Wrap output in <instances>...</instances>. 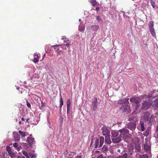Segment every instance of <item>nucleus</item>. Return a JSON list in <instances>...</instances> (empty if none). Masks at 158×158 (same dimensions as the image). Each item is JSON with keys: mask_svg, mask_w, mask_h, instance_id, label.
I'll return each instance as SVG.
<instances>
[{"mask_svg": "<svg viewBox=\"0 0 158 158\" xmlns=\"http://www.w3.org/2000/svg\"><path fill=\"white\" fill-rule=\"evenodd\" d=\"M130 101L131 103L136 104V109H137V108L139 106L138 104L140 103L141 100L140 98L139 97H132L130 98Z\"/></svg>", "mask_w": 158, "mask_h": 158, "instance_id": "nucleus-5", "label": "nucleus"}, {"mask_svg": "<svg viewBox=\"0 0 158 158\" xmlns=\"http://www.w3.org/2000/svg\"><path fill=\"white\" fill-rule=\"evenodd\" d=\"M44 106V105L43 104L42 105V107L43 106Z\"/></svg>", "mask_w": 158, "mask_h": 158, "instance_id": "nucleus-57", "label": "nucleus"}, {"mask_svg": "<svg viewBox=\"0 0 158 158\" xmlns=\"http://www.w3.org/2000/svg\"><path fill=\"white\" fill-rule=\"evenodd\" d=\"M130 154H131V155H132V153H130Z\"/></svg>", "mask_w": 158, "mask_h": 158, "instance_id": "nucleus-56", "label": "nucleus"}, {"mask_svg": "<svg viewBox=\"0 0 158 158\" xmlns=\"http://www.w3.org/2000/svg\"><path fill=\"white\" fill-rule=\"evenodd\" d=\"M45 54L44 55V56H45Z\"/></svg>", "mask_w": 158, "mask_h": 158, "instance_id": "nucleus-59", "label": "nucleus"}, {"mask_svg": "<svg viewBox=\"0 0 158 158\" xmlns=\"http://www.w3.org/2000/svg\"><path fill=\"white\" fill-rule=\"evenodd\" d=\"M21 120L23 121H24L25 120L24 118H21Z\"/></svg>", "mask_w": 158, "mask_h": 158, "instance_id": "nucleus-48", "label": "nucleus"}, {"mask_svg": "<svg viewBox=\"0 0 158 158\" xmlns=\"http://www.w3.org/2000/svg\"><path fill=\"white\" fill-rule=\"evenodd\" d=\"M70 110V107H67V114H69Z\"/></svg>", "mask_w": 158, "mask_h": 158, "instance_id": "nucleus-43", "label": "nucleus"}, {"mask_svg": "<svg viewBox=\"0 0 158 158\" xmlns=\"http://www.w3.org/2000/svg\"><path fill=\"white\" fill-rule=\"evenodd\" d=\"M90 2L92 4L93 6L97 4V2L96 0H91Z\"/></svg>", "mask_w": 158, "mask_h": 158, "instance_id": "nucleus-31", "label": "nucleus"}, {"mask_svg": "<svg viewBox=\"0 0 158 158\" xmlns=\"http://www.w3.org/2000/svg\"><path fill=\"white\" fill-rule=\"evenodd\" d=\"M18 132L21 135L22 138L25 137L28 135V133L27 132H23L21 131H19Z\"/></svg>", "mask_w": 158, "mask_h": 158, "instance_id": "nucleus-13", "label": "nucleus"}, {"mask_svg": "<svg viewBox=\"0 0 158 158\" xmlns=\"http://www.w3.org/2000/svg\"><path fill=\"white\" fill-rule=\"evenodd\" d=\"M99 28V27L98 25H93L91 27V30L94 31H97Z\"/></svg>", "mask_w": 158, "mask_h": 158, "instance_id": "nucleus-15", "label": "nucleus"}, {"mask_svg": "<svg viewBox=\"0 0 158 158\" xmlns=\"http://www.w3.org/2000/svg\"><path fill=\"white\" fill-rule=\"evenodd\" d=\"M95 142L94 143L95 148H101L104 143V138L103 137H100L99 139L97 138L95 139Z\"/></svg>", "mask_w": 158, "mask_h": 158, "instance_id": "nucleus-4", "label": "nucleus"}, {"mask_svg": "<svg viewBox=\"0 0 158 158\" xmlns=\"http://www.w3.org/2000/svg\"><path fill=\"white\" fill-rule=\"evenodd\" d=\"M79 29L80 30V31H83L84 30V29L83 28V27H81V29L80 27L79 28Z\"/></svg>", "mask_w": 158, "mask_h": 158, "instance_id": "nucleus-44", "label": "nucleus"}, {"mask_svg": "<svg viewBox=\"0 0 158 158\" xmlns=\"http://www.w3.org/2000/svg\"><path fill=\"white\" fill-rule=\"evenodd\" d=\"M27 106L29 108L31 106L30 104L28 102V101L27 102Z\"/></svg>", "mask_w": 158, "mask_h": 158, "instance_id": "nucleus-42", "label": "nucleus"}, {"mask_svg": "<svg viewBox=\"0 0 158 158\" xmlns=\"http://www.w3.org/2000/svg\"><path fill=\"white\" fill-rule=\"evenodd\" d=\"M23 154L26 156V158H30V157L29 156L27 152L25 151H23L22 152Z\"/></svg>", "mask_w": 158, "mask_h": 158, "instance_id": "nucleus-29", "label": "nucleus"}, {"mask_svg": "<svg viewBox=\"0 0 158 158\" xmlns=\"http://www.w3.org/2000/svg\"><path fill=\"white\" fill-rule=\"evenodd\" d=\"M62 39L64 40V44L66 45L67 47H69L70 45V41L69 40H66V38L64 37H63Z\"/></svg>", "mask_w": 158, "mask_h": 158, "instance_id": "nucleus-12", "label": "nucleus"}, {"mask_svg": "<svg viewBox=\"0 0 158 158\" xmlns=\"http://www.w3.org/2000/svg\"><path fill=\"white\" fill-rule=\"evenodd\" d=\"M99 9V8L98 7H96V10L97 12L98 11Z\"/></svg>", "mask_w": 158, "mask_h": 158, "instance_id": "nucleus-46", "label": "nucleus"}, {"mask_svg": "<svg viewBox=\"0 0 158 158\" xmlns=\"http://www.w3.org/2000/svg\"><path fill=\"white\" fill-rule=\"evenodd\" d=\"M127 153H125L122 156H118L116 158H127Z\"/></svg>", "mask_w": 158, "mask_h": 158, "instance_id": "nucleus-24", "label": "nucleus"}, {"mask_svg": "<svg viewBox=\"0 0 158 158\" xmlns=\"http://www.w3.org/2000/svg\"><path fill=\"white\" fill-rule=\"evenodd\" d=\"M154 118L152 115H151L150 113L148 112H145L144 114V119L147 121L148 123L150 122L151 118Z\"/></svg>", "mask_w": 158, "mask_h": 158, "instance_id": "nucleus-7", "label": "nucleus"}, {"mask_svg": "<svg viewBox=\"0 0 158 158\" xmlns=\"http://www.w3.org/2000/svg\"><path fill=\"white\" fill-rule=\"evenodd\" d=\"M97 108V104H95L94 105V107L92 108V110L93 111H95Z\"/></svg>", "mask_w": 158, "mask_h": 158, "instance_id": "nucleus-38", "label": "nucleus"}, {"mask_svg": "<svg viewBox=\"0 0 158 158\" xmlns=\"http://www.w3.org/2000/svg\"><path fill=\"white\" fill-rule=\"evenodd\" d=\"M157 158H158V157H157Z\"/></svg>", "mask_w": 158, "mask_h": 158, "instance_id": "nucleus-60", "label": "nucleus"}, {"mask_svg": "<svg viewBox=\"0 0 158 158\" xmlns=\"http://www.w3.org/2000/svg\"><path fill=\"white\" fill-rule=\"evenodd\" d=\"M108 150V147L105 145H104L103 147L102 148V151L103 152H106Z\"/></svg>", "mask_w": 158, "mask_h": 158, "instance_id": "nucleus-26", "label": "nucleus"}, {"mask_svg": "<svg viewBox=\"0 0 158 158\" xmlns=\"http://www.w3.org/2000/svg\"><path fill=\"white\" fill-rule=\"evenodd\" d=\"M33 56L34 60L33 61L35 63H36L39 61V57L38 55L35 53L34 54Z\"/></svg>", "mask_w": 158, "mask_h": 158, "instance_id": "nucleus-11", "label": "nucleus"}, {"mask_svg": "<svg viewBox=\"0 0 158 158\" xmlns=\"http://www.w3.org/2000/svg\"><path fill=\"white\" fill-rule=\"evenodd\" d=\"M122 148H121V149H118L117 150V152L120 153H122L123 152V150H122Z\"/></svg>", "mask_w": 158, "mask_h": 158, "instance_id": "nucleus-37", "label": "nucleus"}, {"mask_svg": "<svg viewBox=\"0 0 158 158\" xmlns=\"http://www.w3.org/2000/svg\"><path fill=\"white\" fill-rule=\"evenodd\" d=\"M29 120V118H27V119H26V122H28V121Z\"/></svg>", "mask_w": 158, "mask_h": 158, "instance_id": "nucleus-50", "label": "nucleus"}, {"mask_svg": "<svg viewBox=\"0 0 158 158\" xmlns=\"http://www.w3.org/2000/svg\"><path fill=\"white\" fill-rule=\"evenodd\" d=\"M45 54L44 55V56H45Z\"/></svg>", "mask_w": 158, "mask_h": 158, "instance_id": "nucleus-58", "label": "nucleus"}, {"mask_svg": "<svg viewBox=\"0 0 158 158\" xmlns=\"http://www.w3.org/2000/svg\"><path fill=\"white\" fill-rule=\"evenodd\" d=\"M15 141H19L20 139V137L19 135L18 134H16L14 136Z\"/></svg>", "mask_w": 158, "mask_h": 158, "instance_id": "nucleus-22", "label": "nucleus"}, {"mask_svg": "<svg viewBox=\"0 0 158 158\" xmlns=\"http://www.w3.org/2000/svg\"><path fill=\"white\" fill-rule=\"evenodd\" d=\"M60 46V45H54L53 46L54 47H59Z\"/></svg>", "mask_w": 158, "mask_h": 158, "instance_id": "nucleus-49", "label": "nucleus"}, {"mask_svg": "<svg viewBox=\"0 0 158 158\" xmlns=\"http://www.w3.org/2000/svg\"><path fill=\"white\" fill-rule=\"evenodd\" d=\"M21 158H25L23 156V157Z\"/></svg>", "mask_w": 158, "mask_h": 158, "instance_id": "nucleus-52", "label": "nucleus"}, {"mask_svg": "<svg viewBox=\"0 0 158 158\" xmlns=\"http://www.w3.org/2000/svg\"><path fill=\"white\" fill-rule=\"evenodd\" d=\"M70 153L69 154V156H67L68 157V158H72L73 156L75 154V153L74 152H70Z\"/></svg>", "mask_w": 158, "mask_h": 158, "instance_id": "nucleus-30", "label": "nucleus"}, {"mask_svg": "<svg viewBox=\"0 0 158 158\" xmlns=\"http://www.w3.org/2000/svg\"><path fill=\"white\" fill-rule=\"evenodd\" d=\"M96 19L98 21H102L99 15H98L96 16Z\"/></svg>", "mask_w": 158, "mask_h": 158, "instance_id": "nucleus-36", "label": "nucleus"}, {"mask_svg": "<svg viewBox=\"0 0 158 158\" xmlns=\"http://www.w3.org/2000/svg\"><path fill=\"white\" fill-rule=\"evenodd\" d=\"M155 91H156V90H155V91H153V92H154V93H155Z\"/></svg>", "mask_w": 158, "mask_h": 158, "instance_id": "nucleus-53", "label": "nucleus"}, {"mask_svg": "<svg viewBox=\"0 0 158 158\" xmlns=\"http://www.w3.org/2000/svg\"><path fill=\"white\" fill-rule=\"evenodd\" d=\"M128 121L131 122L129 123L127 126L128 128L131 130H135L138 123V118L135 117H133L130 118Z\"/></svg>", "mask_w": 158, "mask_h": 158, "instance_id": "nucleus-2", "label": "nucleus"}, {"mask_svg": "<svg viewBox=\"0 0 158 158\" xmlns=\"http://www.w3.org/2000/svg\"><path fill=\"white\" fill-rule=\"evenodd\" d=\"M8 153L11 158H13L15 157V153L12 151L9 152Z\"/></svg>", "mask_w": 158, "mask_h": 158, "instance_id": "nucleus-32", "label": "nucleus"}, {"mask_svg": "<svg viewBox=\"0 0 158 158\" xmlns=\"http://www.w3.org/2000/svg\"><path fill=\"white\" fill-rule=\"evenodd\" d=\"M152 103V101L151 100L148 98L142 103L141 106L142 109L144 110H146L151 107Z\"/></svg>", "mask_w": 158, "mask_h": 158, "instance_id": "nucleus-3", "label": "nucleus"}, {"mask_svg": "<svg viewBox=\"0 0 158 158\" xmlns=\"http://www.w3.org/2000/svg\"><path fill=\"white\" fill-rule=\"evenodd\" d=\"M156 131L157 132H158L157 133V135H158V125L156 127Z\"/></svg>", "mask_w": 158, "mask_h": 158, "instance_id": "nucleus-45", "label": "nucleus"}, {"mask_svg": "<svg viewBox=\"0 0 158 158\" xmlns=\"http://www.w3.org/2000/svg\"><path fill=\"white\" fill-rule=\"evenodd\" d=\"M67 107H70L71 105V101L70 98H68L67 102Z\"/></svg>", "mask_w": 158, "mask_h": 158, "instance_id": "nucleus-28", "label": "nucleus"}, {"mask_svg": "<svg viewBox=\"0 0 158 158\" xmlns=\"http://www.w3.org/2000/svg\"><path fill=\"white\" fill-rule=\"evenodd\" d=\"M21 123H22V122H21V121H20L19 122V124H21Z\"/></svg>", "mask_w": 158, "mask_h": 158, "instance_id": "nucleus-51", "label": "nucleus"}, {"mask_svg": "<svg viewBox=\"0 0 158 158\" xmlns=\"http://www.w3.org/2000/svg\"><path fill=\"white\" fill-rule=\"evenodd\" d=\"M155 97V96L153 95H147L146 94H144L143 95H141V96H140V98H142V99H144V98H150V97Z\"/></svg>", "mask_w": 158, "mask_h": 158, "instance_id": "nucleus-18", "label": "nucleus"}, {"mask_svg": "<svg viewBox=\"0 0 158 158\" xmlns=\"http://www.w3.org/2000/svg\"><path fill=\"white\" fill-rule=\"evenodd\" d=\"M102 133L103 135H105L106 136V135H109L110 132L107 129H105L103 130Z\"/></svg>", "mask_w": 158, "mask_h": 158, "instance_id": "nucleus-19", "label": "nucleus"}, {"mask_svg": "<svg viewBox=\"0 0 158 158\" xmlns=\"http://www.w3.org/2000/svg\"><path fill=\"white\" fill-rule=\"evenodd\" d=\"M6 150L8 153L12 151L11 148L10 146H7L6 147Z\"/></svg>", "mask_w": 158, "mask_h": 158, "instance_id": "nucleus-34", "label": "nucleus"}, {"mask_svg": "<svg viewBox=\"0 0 158 158\" xmlns=\"http://www.w3.org/2000/svg\"><path fill=\"white\" fill-rule=\"evenodd\" d=\"M12 144V143H11L10 145ZM13 146L15 148V149H16L18 151H19L20 149V146L17 143H15L13 144Z\"/></svg>", "mask_w": 158, "mask_h": 158, "instance_id": "nucleus-16", "label": "nucleus"}, {"mask_svg": "<svg viewBox=\"0 0 158 158\" xmlns=\"http://www.w3.org/2000/svg\"><path fill=\"white\" fill-rule=\"evenodd\" d=\"M120 133V135L117 137L112 139L113 142L114 143H117L121 140L125 139L129 134V130L126 128H123L118 130Z\"/></svg>", "mask_w": 158, "mask_h": 158, "instance_id": "nucleus-1", "label": "nucleus"}, {"mask_svg": "<svg viewBox=\"0 0 158 158\" xmlns=\"http://www.w3.org/2000/svg\"><path fill=\"white\" fill-rule=\"evenodd\" d=\"M79 21L80 22L81 21V20L80 19H79Z\"/></svg>", "mask_w": 158, "mask_h": 158, "instance_id": "nucleus-54", "label": "nucleus"}, {"mask_svg": "<svg viewBox=\"0 0 158 158\" xmlns=\"http://www.w3.org/2000/svg\"><path fill=\"white\" fill-rule=\"evenodd\" d=\"M76 158H81V156L78 155L77 156Z\"/></svg>", "mask_w": 158, "mask_h": 158, "instance_id": "nucleus-47", "label": "nucleus"}, {"mask_svg": "<svg viewBox=\"0 0 158 158\" xmlns=\"http://www.w3.org/2000/svg\"><path fill=\"white\" fill-rule=\"evenodd\" d=\"M135 148L136 150V152H138L140 151L141 147L140 145L139 144H138L135 145Z\"/></svg>", "mask_w": 158, "mask_h": 158, "instance_id": "nucleus-21", "label": "nucleus"}, {"mask_svg": "<svg viewBox=\"0 0 158 158\" xmlns=\"http://www.w3.org/2000/svg\"><path fill=\"white\" fill-rule=\"evenodd\" d=\"M140 127H141V131H143L145 130V127H144V124L143 122L142 121L140 122Z\"/></svg>", "mask_w": 158, "mask_h": 158, "instance_id": "nucleus-20", "label": "nucleus"}, {"mask_svg": "<svg viewBox=\"0 0 158 158\" xmlns=\"http://www.w3.org/2000/svg\"><path fill=\"white\" fill-rule=\"evenodd\" d=\"M150 31L152 34V35L154 37H156V35L155 32L154 28L150 29Z\"/></svg>", "mask_w": 158, "mask_h": 158, "instance_id": "nucleus-25", "label": "nucleus"}, {"mask_svg": "<svg viewBox=\"0 0 158 158\" xmlns=\"http://www.w3.org/2000/svg\"><path fill=\"white\" fill-rule=\"evenodd\" d=\"M92 141H91V144L92 143Z\"/></svg>", "mask_w": 158, "mask_h": 158, "instance_id": "nucleus-55", "label": "nucleus"}, {"mask_svg": "<svg viewBox=\"0 0 158 158\" xmlns=\"http://www.w3.org/2000/svg\"><path fill=\"white\" fill-rule=\"evenodd\" d=\"M97 158H106L105 157L103 156L102 155H101L97 157Z\"/></svg>", "mask_w": 158, "mask_h": 158, "instance_id": "nucleus-41", "label": "nucleus"}, {"mask_svg": "<svg viewBox=\"0 0 158 158\" xmlns=\"http://www.w3.org/2000/svg\"><path fill=\"white\" fill-rule=\"evenodd\" d=\"M129 98H127L126 99H120L117 101V103L118 104H121L123 103H126L128 102Z\"/></svg>", "mask_w": 158, "mask_h": 158, "instance_id": "nucleus-9", "label": "nucleus"}, {"mask_svg": "<svg viewBox=\"0 0 158 158\" xmlns=\"http://www.w3.org/2000/svg\"><path fill=\"white\" fill-rule=\"evenodd\" d=\"M144 149L146 152H149L150 150V147L147 143L144 144Z\"/></svg>", "mask_w": 158, "mask_h": 158, "instance_id": "nucleus-14", "label": "nucleus"}, {"mask_svg": "<svg viewBox=\"0 0 158 158\" xmlns=\"http://www.w3.org/2000/svg\"><path fill=\"white\" fill-rule=\"evenodd\" d=\"M60 105L59 106V107L61 109L62 108V106L63 105V98L61 96V98H60Z\"/></svg>", "mask_w": 158, "mask_h": 158, "instance_id": "nucleus-27", "label": "nucleus"}, {"mask_svg": "<svg viewBox=\"0 0 158 158\" xmlns=\"http://www.w3.org/2000/svg\"><path fill=\"white\" fill-rule=\"evenodd\" d=\"M148 26L149 29H150L153 28V27L154 26V22L153 21H151L149 22L148 24Z\"/></svg>", "mask_w": 158, "mask_h": 158, "instance_id": "nucleus-23", "label": "nucleus"}, {"mask_svg": "<svg viewBox=\"0 0 158 158\" xmlns=\"http://www.w3.org/2000/svg\"><path fill=\"white\" fill-rule=\"evenodd\" d=\"M154 102H156V106L158 108V99H155L154 100Z\"/></svg>", "mask_w": 158, "mask_h": 158, "instance_id": "nucleus-40", "label": "nucleus"}, {"mask_svg": "<svg viewBox=\"0 0 158 158\" xmlns=\"http://www.w3.org/2000/svg\"><path fill=\"white\" fill-rule=\"evenodd\" d=\"M120 109L123 112L130 113L131 110L130 106L127 104H123L120 108Z\"/></svg>", "mask_w": 158, "mask_h": 158, "instance_id": "nucleus-6", "label": "nucleus"}, {"mask_svg": "<svg viewBox=\"0 0 158 158\" xmlns=\"http://www.w3.org/2000/svg\"><path fill=\"white\" fill-rule=\"evenodd\" d=\"M105 143L106 144H110L111 143L110 135H106L105 139Z\"/></svg>", "mask_w": 158, "mask_h": 158, "instance_id": "nucleus-10", "label": "nucleus"}, {"mask_svg": "<svg viewBox=\"0 0 158 158\" xmlns=\"http://www.w3.org/2000/svg\"><path fill=\"white\" fill-rule=\"evenodd\" d=\"M27 141L29 145H31L35 142L34 139L31 136L27 138Z\"/></svg>", "mask_w": 158, "mask_h": 158, "instance_id": "nucleus-8", "label": "nucleus"}, {"mask_svg": "<svg viewBox=\"0 0 158 158\" xmlns=\"http://www.w3.org/2000/svg\"><path fill=\"white\" fill-rule=\"evenodd\" d=\"M111 134L113 137L116 138L118 135V133L115 131H111Z\"/></svg>", "mask_w": 158, "mask_h": 158, "instance_id": "nucleus-17", "label": "nucleus"}, {"mask_svg": "<svg viewBox=\"0 0 158 158\" xmlns=\"http://www.w3.org/2000/svg\"><path fill=\"white\" fill-rule=\"evenodd\" d=\"M140 158H148V156L146 155H144L141 156Z\"/></svg>", "mask_w": 158, "mask_h": 158, "instance_id": "nucleus-39", "label": "nucleus"}, {"mask_svg": "<svg viewBox=\"0 0 158 158\" xmlns=\"http://www.w3.org/2000/svg\"><path fill=\"white\" fill-rule=\"evenodd\" d=\"M93 102L95 104H97V99L96 97L94 98L93 100Z\"/></svg>", "mask_w": 158, "mask_h": 158, "instance_id": "nucleus-33", "label": "nucleus"}, {"mask_svg": "<svg viewBox=\"0 0 158 158\" xmlns=\"http://www.w3.org/2000/svg\"><path fill=\"white\" fill-rule=\"evenodd\" d=\"M150 3L152 6L154 8L155 7V2L152 0H150Z\"/></svg>", "mask_w": 158, "mask_h": 158, "instance_id": "nucleus-35", "label": "nucleus"}]
</instances>
